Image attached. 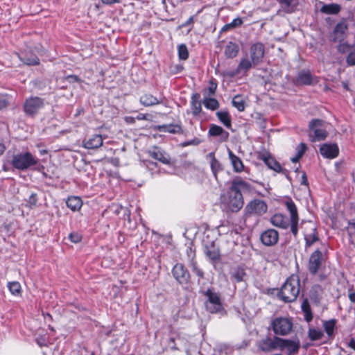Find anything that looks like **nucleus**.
I'll list each match as a JSON object with an SVG mask.
<instances>
[{"label": "nucleus", "mask_w": 355, "mask_h": 355, "mask_svg": "<svg viewBox=\"0 0 355 355\" xmlns=\"http://www.w3.org/2000/svg\"><path fill=\"white\" fill-rule=\"evenodd\" d=\"M194 23V16H191L180 27H186L192 25Z\"/></svg>", "instance_id": "680f3d73"}, {"label": "nucleus", "mask_w": 355, "mask_h": 355, "mask_svg": "<svg viewBox=\"0 0 355 355\" xmlns=\"http://www.w3.org/2000/svg\"><path fill=\"white\" fill-rule=\"evenodd\" d=\"M354 47V44H349L347 42L340 43L338 47V51L340 53L345 54L347 53H349Z\"/></svg>", "instance_id": "8fccbe9b"}, {"label": "nucleus", "mask_w": 355, "mask_h": 355, "mask_svg": "<svg viewBox=\"0 0 355 355\" xmlns=\"http://www.w3.org/2000/svg\"><path fill=\"white\" fill-rule=\"evenodd\" d=\"M252 186L241 177L236 176L231 182L227 193L220 196V201L232 212H237L243 207V192H251Z\"/></svg>", "instance_id": "f257e3e1"}, {"label": "nucleus", "mask_w": 355, "mask_h": 355, "mask_svg": "<svg viewBox=\"0 0 355 355\" xmlns=\"http://www.w3.org/2000/svg\"><path fill=\"white\" fill-rule=\"evenodd\" d=\"M261 159L263 161V162L270 169H272L278 173H279L280 171H282V166L280 164L270 155H261Z\"/></svg>", "instance_id": "2f4dec72"}, {"label": "nucleus", "mask_w": 355, "mask_h": 355, "mask_svg": "<svg viewBox=\"0 0 355 355\" xmlns=\"http://www.w3.org/2000/svg\"><path fill=\"white\" fill-rule=\"evenodd\" d=\"M44 98L39 96H31L24 101L23 110L26 116L34 118L44 108Z\"/></svg>", "instance_id": "39448f33"}, {"label": "nucleus", "mask_w": 355, "mask_h": 355, "mask_svg": "<svg viewBox=\"0 0 355 355\" xmlns=\"http://www.w3.org/2000/svg\"><path fill=\"white\" fill-rule=\"evenodd\" d=\"M300 289V279L297 275H292L288 277L280 288H276L277 297L285 303L296 300Z\"/></svg>", "instance_id": "f03ea898"}, {"label": "nucleus", "mask_w": 355, "mask_h": 355, "mask_svg": "<svg viewBox=\"0 0 355 355\" xmlns=\"http://www.w3.org/2000/svg\"><path fill=\"white\" fill-rule=\"evenodd\" d=\"M69 239L71 242L77 243L81 241L82 236L77 232H72L69 235Z\"/></svg>", "instance_id": "6e6d98bb"}, {"label": "nucleus", "mask_w": 355, "mask_h": 355, "mask_svg": "<svg viewBox=\"0 0 355 355\" xmlns=\"http://www.w3.org/2000/svg\"><path fill=\"white\" fill-rule=\"evenodd\" d=\"M302 311L304 313V320L309 322L313 320V315L308 299H304L302 305Z\"/></svg>", "instance_id": "58836bf2"}, {"label": "nucleus", "mask_w": 355, "mask_h": 355, "mask_svg": "<svg viewBox=\"0 0 355 355\" xmlns=\"http://www.w3.org/2000/svg\"><path fill=\"white\" fill-rule=\"evenodd\" d=\"M187 255L189 259V266L191 267L193 273H195L199 278L203 279L205 277V272L198 266L196 260V250L191 247L187 248Z\"/></svg>", "instance_id": "f3484780"}, {"label": "nucleus", "mask_w": 355, "mask_h": 355, "mask_svg": "<svg viewBox=\"0 0 355 355\" xmlns=\"http://www.w3.org/2000/svg\"><path fill=\"white\" fill-rule=\"evenodd\" d=\"M8 105V101L6 99V96L0 94V110L7 107Z\"/></svg>", "instance_id": "052dcab7"}, {"label": "nucleus", "mask_w": 355, "mask_h": 355, "mask_svg": "<svg viewBox=\"0 0 355 355\" xmlns=\"http://www.w3.org/2000/svg\"><path fill=\"white\" fill-rule=\"evenodd\" d=\"M19 58L21 62L27 65L36 66L40 64V59L38 57L31 51L21 52L19 54Z\"/></svg>", "instance_id": "393cba45"}, {"label": "nucleus", "mask_w": 355, "mask_h": 355, "mask_svg": "<svg viewBox=\"0 0 355 355\" xmlns=\"http://www.w3.org/2000/svg\"><path fill=\"white\" fill-rule=\"evenodd\" d=\"M300 219H293L289 221V226L291 227V232L293 235L296 237L298 234V224Z\"/></svg>", "instance_id": "3c124183"}, {"label": "nucleus", "mask_w": 355, "mask_h": 355, "mask_svg": "<svg viewBox=\"0 0 355 355\" xmlns=\"http://www.w3.org/2000/svg\"><path fill=\"white\" fill-rule=\"evenodd\" d=\"M204 253L212 263H216L220 261V250L218 245H216L215 241H211L210 243L205 244Z\"/></svg>", "instance_id": "ddd939ff"}, {"label": "nucleus", "mask_w": 355, "mask_h": 355, "mask_svg": "<svg viewBox=\"0 0 355 355\" xmlns=\"http://www.w3.org/2000/svg\"><path fill=\"white\" fill-rule=\"evenodd\" d=\"M208 135L209 137H220V141L221 142L227 141L230 137L228 132L225 130L222 127L216 124L210 125Z\"/></svg>", "instance_id": "aec40b11"}, {"label": "nucleus", "mask_w": 355, "mask_h": 355, "mask_svg": "<svg viewBox=\"0 0 355 355\" xmlns=\"http://www.w3.org/2000/svg\"><path fill=\"white\" fill-rule=\"evenodd\" d=\"M282 341V338L278 336H274L273 338L267 336L266 338L259 340L258 343V347L261 351L266 353L270 352L277 349L280 350Z\"/></svg>", "instance_id": "9d476101"}, {"label": "nucleus", "mask_w": 355, "mask_h": 355, "mask_svg": "<svg viewBox=\"0 0 355 355\" xmlns=\"http://www.w3.org/2000/svg\"><path fill=\"white\" fill-rule=\"evenodd\" d=\"M279 173H282L283 174H284L288 180H291L290 176H289V172H288V170L284 169V168H282V171H280Z\"/></svg>", "instance_id": "338daca9"}, {"label": "nucleus", "mask_w": 355, "mask_h": 355, "mask_svg": "<svg viewBox=\"0 0 355 355\" xmlns=\"http://www.w3.org/2000/svg\"><path fill=\"white\" fill-rule=\"evenodd\" d=\"M307 147L304 143H300L296 150H297V154L295 157H292L291 160L293 162H297L303 156V155L305 153V151L306 150Z\"/></svg>", "instance_id": "c03bdc74"}, {"label": "nucleus", "mask_w": 355, "mask_h": 355, "mask_svg": "<svg viewBox=\"0 0 355 355\" xmlns=\"http://www.w3.org/2000/svg\"><path fill=\"white\" fill-rule=\"evenodd\" d=\"M211 158L210 161V167L211 172L217 182H218V175L220 172L224 171L223 165L215 157V153L214 152L209 153L207 155Z\"/></svg>", "instance_id": "5701e85b"}, {"label": "nucleus", "mask_w": 355, "mask_h": 355, "mask_svg": "<svg viewBox=\"0 0 355 355\" xmlns=\"http://www.w3.org/2000/svg\"><path fill=\"white\" fill-rule=\"evenodd\" d=\"M218 85L216 82H214L213 80H211L209 82V85L208 87L209 91V95L211 96L215 94L216 91L217 89Z\"/></svg>", "instance_id": "13d9d810"}, {"label": "nucleus", "mask_w": 355, "mask_h": 355, "mask_svg": "<svg viewBox=\"0 0 355 355\" xmlns=\"http://www.w3.org/2000/svg\"><path fill=\"white\" fill-rule=\"evenodd\" d=\"M38 163L39 159L31 153L21 152L13 154L11 157H7L6 163L3 164V168L6 171H8V164H9L15 169L24 171Z\"/></svg>", "instance_id": "7ed1b4c3"}, {"label": "nucleus", "mask_w": 355, "mask_h": 355, "mask_svg": "<svg viewBox=\"0 0 355 355\" xmlns=\"http://www.w3.org/2000/svg\"><path fill=\"white\" fill-rule=\"evenodd\" d=\"M191 106L192 109V114L194 116H198L202 111V105L200 95L198 93H194L191 96Z\"/></svg>", "instance_id": "473e14b6"}, {"label": "nucleus", "mask_w": 355, "mask_h": 355, "mask_svg": "<svg viewBox=\"0 0 355 355\" xmlns=\"http://www.w3.org/2000/svg\"><path fill=\"white\" fill-rule=\"evenodd\" d=\"M301 184H303V185H305V186H308L309 185L306 174L305 172H303V173L302 175Z\"/></svg>", "instance_id": "e2e57ef3"}, {"label": "nucleus", "mask_w": 355, "mask_h": 355, "mask_svg": "<svg viewBox=\"0 0 355 355\" xmlns=\"http://www.w3.org/2000/svg\"><path fill=\"white\" fill-rule=\"evenodd\" d=\"M67 81L69 83H81L83 82L78 76L76 75H69L65 77Z\"/></svg>", "instance_id": "4d7b16f0"}, {"label": "nucleus", "mask_w": 355, "mask_h": 355, "mask_svg": "<svg viewBox=\"0 0 355 355\" xmlns=\"http://www.w3.org/2000/svg\"><path fill=\"white\" fill-rule=\"evenodd\" d=\"M285 348L288 351V355L297 354L300 348V343L299 340L295 341L293 340L282 338L280 350H283Z\"/></svg>", "instance_id": "412c9836"}, {"label": "nucleus", "mask_w": 355, "mask_h": 355, "mask_svg": "<svg viewBox=\"0 0 355 355\" xmlns=\"http://www.w3.org/2000/svg\"><path fill=\"white\" fill-rule=\"evenodd\" d=\"M260 240L266 246H273L279 241V232L275 229H268L261 234Z\"/></svg>", "instance_id": "2eb2a0df"}, {"label": "nucleus", "mask_w": 355, "mask_h": 355, "mask_svg": "<svg viewBox=\"0 0 355 355\" xmlns=\"http://www.w3.org/2000/svg\"><path fill=\"white\" fill-rule=\"evenodd\" d=\"M230 274V279L236 283L245 282L248 277L245 268L241 266L232 268Z\"/></svg>", "instance_id": "4be33fe9"}, {"label": "nucleus", "mask_w": 355, "mask_h": 355, "mask_svg": "<svg viewBox=\"0 0 355 355\" xmlns=\"http://www.w3.org/2000/svg\"><path fill=\"white\" fill-rule=\"evenodd\" d=\"M250 59L254 62V67L263 62L265 55V46L261 42H256L251 45L250 48Z\"/></svg>", "instance_id": "f8f14e48"}, {"label": "nucleus", "mask_w": 355, "mask_h": 355, "mask_svg": "<svg viewBox=\"0 0 355 355\" xmlns=\"http://www.w3.org/2000/svg\"><path fill=\"white\" fill-rule=\"evenodd\" d=\"M38 201V197L37 193H33L29 196L27 200V206L30 208H33L36 207Z\"/></svg>", "instance_id": "603ef678"}, {"label": "nucleus", "mask_w": 355, "mask_h": 355, "mask_svg": "<svg viewBox=\"0 0 355 355\" xmlns=\"http://www.w3.org/2000/svg\"><path fill=\"white\" fill-rule=\"evenodd\" d=\"M347 346L355 351V339L354 338H350L347 343Z\"/></svg>", "instance_id": "0e129e2a"}, {"label": "nucleus", "mask_w": 355, "mask_h": 355, "mask_svg": "<svg viewBox=\"0 0 355 355\" xmlns=\"http://www.w3.org/2000/svg\"><path fill=\"white\" fill-rule=\"evenodd\" d=\"M340 10V6L338 4H328V5H324L321 9L320 11L322 13L329 14V15H334L339 12Z\"/></svg>", "instance_id": "79ce46f5"}, {"label": "nucleus", "mask_w": 355, "mask_h": 355, "mask_svg": "<svg viewBox=\"0 0 355 355\" xmlns=\"http://www.w3.org/2000/svg\"><path fill=\"white\" fill-rule=\"evenodd\" d=\"M155 130L159 132L171 134H182L183 130L180 124L159 125L155 127Z\"/></svg>", "instance_id": "a878e982"}, {"label": "nucleus", "mask_w": 355, "mask_h": 355, "mask_svg": "<svg viewBox=\"0 0 355 355\" xmlns=\"http://www.w3.org/2000/svg\"><path fill=\"white\" fill-rule=\"evenodd\" d=\"M148 155L153 159L158 160L162 164L166 165H171V159L170 155L162 150L157 146H154L151 150L148 151Z\"/></svg>", "instance_id": "a211bd4d"}, {"label": "nucleus", "mask_w": 355, "mask_h": 355, "mask_svg": "<svg viewBox=\"0 0 355 355\" xmlns=\"http://www.w3.org/2000/svg\"><path fill=\"white\" fill-rule=\"evenodd\" d=\"M324 336V332L319 329L313 327H310L308 330V338L311 341L319 340Z\"/></svg>", "instance_id": "a19ab883"}, {"label": "nucleus", "mask_w": 355, "mask_h": 355, "mask_svg": "<svg viewBox=\"0 0 355 355\" xmlns=\"http://www.w3.org/2000/svg\"><path fill=\"white\" fill-rule=\"evenodd\" d=\"M349 299L353 303H355V293H350L349 294Z\"/></svg>", "instance_id": "774afa93"}, {"label": "nucleus", "mask_w": 355, "mask_h": 355, "mask_svg": "<svg viewBox=\"0 0 355 355\" xmlns=\"http://www.w3.org/2000/svg\"><path fill=\"white\" fill-rule=\"evenodd\" d=\"M336 322L337 321L336 319H331L329 320L323 321L322 325L324 330L327 334L328 337L331 339L334 338V331L336 329Z\"/></svg>", "instance_id": "72a5a7b5"}, {"label": "nucleus", "mask_w": 355, "mask_h": 355, "mask_svg": "<svg viewBox=\"0 0 355 355\" xmlns=\"http://www.w3.org/2000/svg\"><path fill=\"white\" fill-rule=\"evenodd\" d=\"M347 29L348 26L345 21L338 23L329 36V40L333 42H341L345 39V34Z\"/></svg>", "instance_id": "dca6fc26"}, {"label": "nucleus", "mask_w": 355, "mask_h": 355, "mask_svg": "<svg viewBox=\"0 0 355 355\" xmlns=\"http://www.w3.org/2000/svg\"><path fill=\"white\" fill-rule=\"evenodd\" d=\"M310 232L306 230L304 232V238L305 240V250L311 248L315 242L319 241L318 232L315 225L311 222L308 223Z\"/></svg>", "instance_id": "4468645a"}, {"label": "nucleus", "mask_w": 355, "mask_h": 355, "mask_svg": "<svg viewBox=\"0 0 355 355\" xmlns=\"http://www.w3.org/2000/svg\"><path fill=\"white\" fill-rule=\"evenodd\" d=\"M140 103L145 107L153 106L159 104L157 97L150 94H144L140 97Z\"/></svg>", "instance_id": "e433bc0d"}, {"label": "nucleus", "mask_w": 355, "mask_h": 355, "mask_svg": "<svg viewBox=\"0 0 355 355\" xmlns=\"http://www.w3.org/2000/svg\"><path fill=\"white\" fill-rule=\"evenodd\" d=\"M103 144L102 136L101 135H94L92 137L84 141L83 146L88 149H96L101 147Z\"/></svg>", "instance_id": "c756f323"}, {"label": "nucleus", "mask_w": 355, "mask_h": 355, "mask_svg": "<svg viewBox=\"0 0 355 355\" xmlns=\"http://www.w3.org/2000/svg\"><path fill=\"white\" fill-rule=\"evenodd\" d=\"M282 203L290 213V220L300 219L297 207L291 198H285Z\"/></svg>", "instance_id": "7c9ffc66"}, {"label": "nucleus", "mask_w": 355, "mask_h": 355, "mask_svg": "<svg viewBox=\"0 0 355 355\" xmlns=\"http://www.w3.org/2000/svg\"><path fill=\"white\" fill-rule=\"evenodd\" d=\"M323 121L320 119H312L309 125L310 130L313 132V135H309L311 137V141H322L327 137V132L320 128L322 125Z\"/></svg>", "instance_id": "9b49d317"}, {"label": "nucleus", "mask_w": 355, "mask_h": 355, "mask_svg": "<svg viewBox=\"0 0 355 355\" xmlns=\"http://www.w3.org/2000/svg\"><path fill=\"white\" fill-rule=\"evenodd\" d=\"M270 223L272 225L286 230L289 227V220L287 217L282 214H275L270 218Z\"/></svg>", "instance_id": "b1692460"}, {"label": "nucleus", "mask_w": 355, "mask_h": 355, "mask_svg": "<svg viewBox=\"0 0 355 355\" xmlns=\"http://www.w3.org/2000/svg\"><path fill=\"white\" fill-rule=\"evenodd\" d=\"M200 143H201L200 139L197 137H195L194 139H193L191 140L184 141L183 143L181 144V146L182 147H186V146H191V145L198 146Z\"/></svg>", "instance_id": "5fc2aeb1"}, {"label": "nucleus", "mask_w": 355, "mask_h": 355, "mask_svg": "<svg viewBox=\"0 0 355 355\" xmlns=\"http://www.w3.org/2000/svg\"><path fill=\"white\" fill-rule=\"evenodd\" d=\"M346 62L349 66L355 65V49L354 48L347 55Z\"/></svg>", "instance_id": "864d4df0"}, {"label": "nucleus", "mask_w": 355, "mask_h": 355, "mask_svg": "<svg viewBox=\"0 0 355 355\" xmlns=\"http://www.w3.org/2000/svg\"><path fill=\"white\" fill-rule=\"evenodd\" d=\"M66 204L68 208H69L73 211H76L81 208L83 205V201L80 197L70 196L67 198Z\"/></svg>", "instance_id": "f704fd0d"}, {"label": "nucleus", "mask_w": 355, "mask_h": 355, "mask_svg": "<svg viewBox=\"0 0 355 355\" xmlns=\"http://www.w3.org/2000/svg\"><path fill=\"white\" fill-rule=\"evenodd\" d=\"M102 3H104V4H107V5H110V4H112L114 3H119V0H101Z\"/></svg>", "instance_id": "69168bd1"}, {"label": "nucleus", "mask_w": 355, "mask_h": 355, "mask_svg": "<svg viewBox=\"0 0 355 355\" xmlns=\"http://www.w3.org/2000/svg\"><path fill=\"white\" fill-rule=\"evenodd\" d=\"M178 57L180 60H186L189 58V51L187 46L184 44H181L178 47Z\"/></svg>", "instance_id": "de8ad7c7"}, {"label": "nucleus", "mask_w": 355, "mask_h": 355, "mask_svg": "<svg viewBox=\"0 0 355 355\" xmlns=\"http://www.w3.org/2000/svg\"><path fill=\"white\" fill-rule=\"evenodd\" d=\"M8 287L10 293L15 295H19L21 293V285L18 282H9Z\"/></svg>", "instance_id": "09e8293b"}, {"label": "nucleus", "mask_w": 355, "mask_h": 355, "mask_svg": "<svg viewBox=\"0 0 355 355\" xmlns=\"http://www.w3.org/2000/svg\"><path fill=\"white\" fill-rule=\"evenodd\" d=\"M232 105L239 112H242L245 110V101H243L241 96L236 95L232 99Z\"/></svg>", "instance_id": "49530a36"}, {"label": "nucleus", "mask_w": 355, "mask_h": 355, "mask_svg": "<svg viewBox=\"0 0 355 355\" xmlns=\"http://www.w3.org/2000/svg\"><path fill=\"white\" fill-rule=\"evenodd\" d=\"M282 10L286 13H293L299 5V0H277Z\"/></svg>", "instance_id": "c85d7f7f"}, {"label": "nucleus", "mask_w": 355, "mask_h": 355, "mask_svg": "<svg viewBox=\"0 0 355 355\" xmlns=\"http://www.w3.org/2000/svg\"><path fill=\"white\" fill-rule=\"evenodd\" d=\"M268 210V205L265 201L260 199H254L251 200L247 204L244 209L245 216H262L266 213Z\"/></svg>", "instance_id": "6e6552de"}, {"label": "nucleus", "mask_w": 355, "mask_h": 355, "mask_svg": "<svg viewBox=\"0 0 355 355\" xmlns=\"http://www.w3.org/2000/svg\"><path fill=\"white\" fill-rule=\"evenodd\" d=\"M320 153L324 157L333 159L338 155L339 148L336 144H324L320 146Z\"/></svg>", "instance_id": "6ab92c4d"}, {"label": "nucleus", "mask_w": 355, "mask_h": 355, "mask_svg": "<svg viewBox=\"0 0 355 355\" xmlns=\"http://www.w3.org/2000/svg\"><path fill=\"white\" fill-rule=\"evenodd\" d=\"M202 103L205 107L210 110H216L220 107L218 100L214 98H205Z\"/></svg>", "instance_id": "37998d69"}, {"label": "nucleus", "mask_w": 355, "mask_h": 355, "mask_svg": "<svg viewBox=\"0 0 355 355\" xmlns=\"http://www.w3.org/2000/svg\"><path fill=\"white\" fill-rule=\"evenodd\" d=\"M243 24V20L240 17L234 19L231 23L227 24L221 28V32H226L230 29L239 27Z\"/></svg>", "instance_id": "a18cd8bd"}, {"label": "nucleus", "mask_w": 355, "mask_h": 355, "mask_svg": "<svg viewBox=\"0 0 355 355\" xmlns=\"http://www.w3.org/2000/svg\"><path fill=\"white\" fill-rule=\"evenodd\" d=\"M325 263V258L321 250H315L309 258L307 268L309 273L315 275Z\"/></svg>", "instance_id": "0eeeda50"}, {"label": "nucleus", "mask_w": 355, "mask_h": 355, "mask_svg": "<svg viewBox=\"0 0 355 355\" xmlns=\"http://www.w3.org/2000/svg\"><path fill=\"white\" fill-rule=\"evenodd\" d=\"M252 67H254V62L250 59H249L248 57L241 58L240 62L239 63L237 68L238 70L241 72L246 73L248 71H249Z\"/></svg>", "instance_id": "ea45409f"}, {"label": "nucleus", "mask_w": 355, "mask_h": 355, "mask_svg": "<svg viewBox=\"0 0 355 355\" xmlns=\"http://www.w3.org/2000/svg\"><path fill=\"white\" fill-rule=\"evenodd\" d=\"M199 292L207 297L205 305L207 311L209 313H217L223 310L221 299L218 293L214 292L211 288L205 291L202 288H200Z\"/></svg>", "instance_id": "20e7f679"}, {"label": "nucleus", "mask_w": 355, "mask_h": 355, "mask_svg": "<svg viewBox=\"0 0 355 355\" xmlns=\"http://www.w3.org/2000/svg\"><path fill=\"white\" fill-rule=\"evenodd\" d=\"M313 83V76L309 70L300 71L295 80L297 85H310Z\"/></svg>", "instance_id": "bb28decb"}, {"label": "nucleus", "mask_w": 355, "mask_h": 355, "mask_svg": "<svg viewBox=\"0 0 355 355\" xmlns=\"http://www.w3.org/2000/svg\"><path fill=\"white\" fill-rule=\"evenodd\" d=\"M172 275L176 282L182 285H188L191 279V274L189 270L182 263H177L171 270Z\"/></svg>", "instance_id": "1a4fd4ad"}, {"label": "nucleus", "mask_w": 355, "mask_h": 355, "mask_svg": "<svg viewBox=\"0 0 355 355\" xmlns=\"http://www.w3.org/2000/svg\"><path fill=\"white\" fill-rule=\"evenodd\" d=\"M228 157L233 170L236 173H241L244 170V164L240 157L236 156L230 148H227Z\"/></svg>", "instance_id": "cd10ccee"}, {"label": "nucleus", "mask_w": 355, "mask_h": 355, "mask_svg": "<svg viewBox=\"0 0 355 355\" xmlns=\"http://www.w3.org/2000/svg\"><path fill=\"white\" fill-rule=\"evenodd\" d=\"M239 73H241L238 70V68L236 67V69H235L234 70H230V71H225V75L229 78H234L236 76L239 75Z\"/></svg>", "instance_id": "bf43d9fd"}, {"label": "nucleus", "mask_w": 355, "mask_h": 355, "mask_svg": "<svg viewBox=\"0 0 355 355\" xmlns=\"http://www.w3.org/2000/svg\"><path fill=\"white\" fill-rule=\"evenodd\" d=\"M292 320L287 318L277 317L270 322V327L276 335L286 336L293 329Z\"/></svg>", "instance_id": "423d86ee"}, {"label": "nucleus", "mask_w": 355, "mask_h": 355, "mask_svg": "<svg viewBox=\"0 0 355 355\" xmlns=\"http://www.w3.org/2000/svg\"><path fill=\"white\" fill-rule=\"evenodd\" d=\"M239 52V46L237 44L229 42L225 48V55L227 58H234Z\"/></svg>", "instance_id": "c9c22d12"}, {"label": "nucleus", "mask_w": 355, "mask_h": 355, "mask_svg": "<svg viewBox=\"0 0 355 355\" xmlns=\"http://www.w3.org/2000/svg\"><path fill=\"white\" fill-rule=\"evenodd\" d=\"M218 120L228 129L232 128V118L227 111H218L216 113Z\"/></svg>", "instance_id": "4c0bfd02"}]
</instances>
